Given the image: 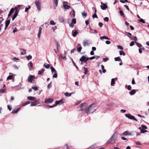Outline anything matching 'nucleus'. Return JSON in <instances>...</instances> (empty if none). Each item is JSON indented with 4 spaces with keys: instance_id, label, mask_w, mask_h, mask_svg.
<instances>
[{
    "instance_id": "obj_45",
    "label": "nucleus",
    "mask_w": 149,
    "mask_h": 149,
    "mask_svg": "<svg viewBox=\"0 0 149 149\" xmlns=\"http://www.w3.org/2000/svg\"><path fill=\"white\" fill-rule=\"evenodd\" d=\"M56 23L53 21H50V24L52 25H55Z\"/></svg>"
},
{
    "instance_id": "obj_39",
    "label": "nucleus",
    "mask_w": 149,
    "mask_h": 149,
    "mask_svg": "<svg viewBox=\"0 0 149 149\" xmlns=\"http://www.w3.org/2000/svg\"><path fill=\"white\" fill-rule=\"evenodd\" d=\"M72 93H65V95L66 96H68V97H69V96H70L71 95V94H72Z\"/></svg>"
},
{
    "instance_id": "obj_40",
    "label": "nucleus",
    "mask_w": 149,
    "mask_h": 149,
    "mask_svg": "<svg viewBox=\"0 0 149 149\" xmlns=\"http://www.w3.org/2000/svg\"><path fill=\"white\" fill-rule=\"evenodd\" d=\"M84 70L85 71L84 73L85 74H87V72H88V69L87 68L84 67Z\"/></svg>"
},
{
    "instance_id": "obj_58",
    "label": "nucleus",
    "mask_w": 149,
    "mask_h": 149,
    "mask_svg": "<svg viewBox=\"0 0 149 149\" xmlns=\"http://www.w3.org/2000/svg\"><path fill=\"white\" fill-rule=\"evenodd\" d=\"M103 24L101 22H99L98 23V25L100 27H102L103 26Z\"/></svg>"
},
{
    "instance_id": "obj_26",
    "label": "nucleus",
    "mask_w": 149,
    "mask_h": 149,
    "mask_svg": "<svg viewBox=\"0 0 149 149\" xmlns=\"http://www.w3.org/2000/svg\"><path fill=\"white\" fill-rule=\"evenodd\" d=\"M44 65L46 68L47 69L49 68L50 66L49 64H47V63H45Z\"/></svg>"
},
{
    "instance_id": "obj_53",
    "label": "nucleus",
    "mask_w": 149,
    "mask_h": 149,
    "mask_svg": "<svg viewBox=\"0 0 149 149\" xmlns=\"http://www.w3.org/2000/svg\"><path fill=\"white\" fill-rule=\"evenodd\" d=\"M139 21L140 22L143 23H145V21L144 20L142 19H139Z\"/></svg>"
},
{
    "instance_id": "obj_41",
    "label": "nucleus",
    "mask_w": 149,
    "mask_h": 149,
    "mask_svg": "<svg viewBox=\"0 0 149 149\" xmlns=\"http://www.w3.org/2000/svg\"><path fill=\"white\" fill-rule=\"evenodd\" d=\"M141 127L143 129H146L148 128L147 127L146 125H141Z\"/></svg>"
},
{
    "instance_id": "obj_14",
    "label": "nucleus",
    "mask_w": 149,
    "mask_h": 149,
    "mask_svg": "<svg viewBox=\"0 0 149 149\" xmlns=\"http://www.w3.org/2000/svg\"><path fill=\"white\" fill-rule=\"evenodd\" d=\"M97 147V146L96 144H94L90 146L89 147L88 149H93L95 148H96Z\"/></svg>"
},
{
    "instance_id": "obj_9",
    "label": "nucleus",
    "mask_w": 149,
    "mask_h": 149,
    "mask_svg": "<svg viewBox=\"0 0 149 149\" xmlns=\"http://www.w3.org/2000/svg\"><path fill=\"white\" fill-rule=\"evenodd\" d=\"M43 25H41V26H40L39 27V31L38 32V38L39 39L40 38V34L41 32V31L42 29V26H43Z\"/></svg>"
},
{
    "instance_id": "obj_11",
    "label": "nucleus",
    "mask_w": 149,
    "mask_h": 149,
    "mask_svg": "<svg viewBox=\"0 0 149 149\" xmlns=\"http://www.w3.org/2000/svg\"><path fill=\"white\" fill-rule=\"evenodd\" d=\"M10 22V20H6L5 22V29L6 30L9 25V24Z\"/></svg>"
},
{
    "instance_id": "obj_62",
    "label": "nucleus",
    "mask_w": 149,
    "mask_h": 149,
    "mask_svg": "<svg viewBox=\"0 0 149 149\" xmlns=\"http://www.w3.org/2000/svg\"><path fill=\"white\" fill-rule=\"evenodd\" d=\"M128 134V131H126L124 132L123 133V134L124 135H127Z\"/></svg>"
},
{
    "instance_id": "obj_51",
    "label": "nucleus",
    "mask_w": 149,
    "mask_h": 149,
    "mask_svg": "<svg viewBox=\"0 0 149 149\" xmlns=\"http://www.w3.org/2000/svg\"><path fill=\"white\" fill-rule=\"evenodd\" d=\"M31 8V7L30 6H29L28 7L26 8L25 9V12H26L28 11V10H29Z\"/></svg>"
},
{
    "instance_id": "obj_23",
    "label": "nucleus",
    "mask_w": 149,
    "mask_h": 149,
    "mask_svg": "<svg viewBox=\"0 0 149 149\" xmlns=\"http://www.w3.org/2000/svg\"><path fill=\"white\" fill-rule=\"evenodd\" d=\"M136 93V91L135 90H132L130 92V94L131 95H132Z\"/></svg>"
},
{
    "instance_id": "obj_7",
    "label": "nucleus",
    "mask_w": 149,
    "mask_h": 149,
    "mask_svg": "<svg viewBox=\"0 0 149 149\" xmlns=\"http://www.w3.org/2000/svg\"><path fill=\"white\" fill-rule=\"evenodd\" d=\"M79 33V31L78 30H76L75 31L73 30L72 32V34L74 37H75Z\"/></svg>"
},
{
    "instance_id": "obj_36",
    "label": "nucleus",
    "mask_w": 149,
    "mask_h": 149,
    "mask_svg": "<svg viewBox=\"0 0 149 149\" xmlns=\"http://www.w3.org/2000/svg\"><path fill=\"white\" fill-rule=\"evenodd\" d=\"M82 47H81L80 46V47L78 48L77 49V50L78 52H80L82 49Z\"/></svg>"
},
{
    "instance_id": "obj_22",
    "label": "nucleus",
    "mask_w": 149,
    "mask_h": 149,
    "mask_svg": "<svg viewBox=\"0 0 149 149\" xmlns=\"http://www.w3.org/2000/svg\"><path fill=\"white\" fill-rule=\"evenodd\" d=\"M56 46H57V51L58 52H59V51H58V48L60 47V44L58 42V41H56Z\"/></svg>"
},
{
    "instance_id": "obj_64",
    "label": "nucleus",
    "mask_w": 149,
    "mask_h": 149,
    "mask_svg": "<svg viewBox=\"0 0 149 149\" xmlns=\"http://www.w3.org/2000/svg\"><path fill=\"white\" fill-rule=\"evenodd\" d=\"M52 87V85H51V82L50 84H48V85L47 86V88H49L50 87Z\"/></svg>"
},
{
    "instance_id": "obj_33",
    "label": "nucleus",
    "mask_w": 149,
    "mask_h": 149,
    "mask_svg": "<svg viewBox=\"0 0 149 149\" xmlns=\"http://www.w3.org/2000/svg\"><path fill=\"white\" fill-rule=\"evenodd\" d=\"M30 103V102L29 101H27L24 104H23L22 105L23 106H24L26 105L29 104Z\"/></svg>"
},
{
    "instance_id": "obj_24",
    "label": "nucleus",
    "mask_w": 149,
    "mask_h": 149,
    "mask_svg": "<svg viewBox=\"0 0 149 149\" xmlns=\"http://www.w3.org/2000/svg\"><path fill=\"white\" fill-rule=\"evenodd\" d=\"M50 69L52 72H54L55 73H57V72L52 66L51 67Z\"/></svg>"
},
{
    "instance_id": "obj_52",
    "label": "nucleus",
    "mask_w": 149,
    "mask_h": 149,
    "mask_svg": "<svg viewBox=\"0 0 149 149\" xmlns=\"http://www.w3.org/2000/svg\"><path fill=\"white\" fill-rule=\"evenodd\" d=\"M71 16L72 17H74L75 16V12L74 10H73V13L72 14Z\"/></svg>"
},
{
    "instance_id": "obj_10",
    "label": "nucleus",
    "mask_w": 149,
    "mask_h": 149,
    "mask_svg": "<svg viewBox=\"0 0 149 149\" xmlns=\"http://www.w3.org/2000/svg\"><path fill=\"white\" fill-rule=\"evenodd\" d=\"M101 3L102 5L100 7L102 9L104 10L107 8V6L105 4L103 3L102 2Z\"/></svg>"
},
{
    "instance_id": "obj_3",
    "label": "nucleus",
    "mask_w": 149,
    "mask_h": 149,
    "mask_svg": "<svg viewBox=\"0 0 149 149\" xmlns=\"http://www.w3.org/2000/svg\"><path fill=\"white\" fill-rule=\"evenodd\" d=\"M35 3L37 7L38 10L39 11H40L41 10V3L40 1H36L35 2Z\"/></svg>"
},
{
    "instance_id": "obj_43",
    "label": "nucleus",
    "mask_w": 149,
    "mask_h": 149,
    "mask_svg": "<svg viewBox=\"0 0 149 149\" xmlns=\"http://www.w3.org/2000/svg\"><path fill=\"white\" fill-rule=\"evenodd\" d=\"M32 88L35 91H36L38 90V88L37 87L33 86L32 87Z\"/></svg>"
},
{
    "instance_id": "obj_20",
    "label": "nucleus",
    "mask_w": 149,
    "mask_h": 149,
    "mask_svg": "<svg viewBox=\"0 0 149 149\" xmlns=\"http://www.w3.org/2000/svg\"><path fill=\"white\" fill-rule=\"evenodd\" d=\"M63 7L64 9H68L70 8V6L66 4H64L63 5Z\"/></svg>"
},
{
    "instance_id": "obj_31",
    "label": "nucleus",
    "mask_w": 149,
    "mask_h": 149,
    "mask_svg": "<svg viewBox=\"0 0 149 149\" xmlns=\"http://www.w3.org/2000/svg\"><path fill=\"white\" fill-rule=\"evenodd\" d=\"M26 59L28 60L31 59L32 58V56L31 55H29L26 57Z\"/></svg>"
},
{
    "instance_id": "obj_61",
    "label": "nucleus",
    "mask_w": 149,
    "mask_h": 149,
    "mask_svg": "<svg viewBox=\"0 0 149 149\" xmlns=\"http://www.w3.org/2000/svg\"><path fill=\"white\" fill-rule=\"evenodd\" d=\"M135 144L136 145H141V143L139 141H137L135 142Z\"/></svg>"
},
{
    "instance_id": "obj_6",
    "label": "nucleus",
    "mask_w": 149,
    "mask_h": 149,
    "mask_svg": "<svg viewBox=\"0 0 149 149\" xmlns=\"http://www.w3.org/2000/svg\"><path fill=\"white\" fill-rule=\"evenodd\" d=\"M54 99L53 98H49L45 100V103L47 104H49L52 103Z\"/></svg>"
},
{
    "instance_id": "obj_57",
    "label": "nucleus",
    "mask_w": 149,
    "mask_h": 149,
    "mask_svg": "<svg viewBox=\"0 0 149 149\" xmlns=\"http://www.w3.org/2000/svg\"><path fill=\"white\" fill-rule=\"evenodd\" d=\"M14 10H15V12L17 11L18 12V13L19 11L17 10V7L16 6H15V7L14 8Z\"/></svg>"
},
{
    "instance_id": "obj_27",
    "label": "nucleus",
    "mask_w": 149,
    "mask_h": 149,
    "mask_svg": "<svg viewBox=\"0 0 149 149\" xmlns=\"http://www.w3.org/2000/svg\"><path fill=\"white\" fill-rule=\"evenodd\" d=\"M115 84L114 79H112L111 80V85L112 86H113Z\"/></svg>"
},
{
    "instance_id": "obj_47",
    "label": "nucleus",
    "mask_w": 149,
    "mask_h": 149,
    "mask_svg": "<svg viewBox=\"0 0 149 149\" xmlns=\"http://www.w3.org/2000/svg\"><path fill=\"white\" fill-rule=\"evenodd\" d=\"M117 47L118 49L121 50H123V47L120 45H118V46Z\"/></svg>"
},
{
    "instance_id": "obj_35",
    "label": "nucleus",
    "mask_w": 149,
    "mask_h": 149,
    "mask_svg": "<svg viewBox=\"0 0 149 149\" xmlns=\"http://www.w3.org/2000/svg\"><path fill=\"white\" fill-rule=\"evenodd\" d=\"M13 75H9L7 78V80H9L13 78Z\"/></svg>"
},
{
    "instance_id": "obj_16",
    "label": "nucleus",
    "mask_w": 149,
    "mask_h": 149,
    "mask_svg": "<svg viewBox=\"0 0 149 149\" xmlns=\"http://www.w3.org/2000/svg\"><path fill=\"white\" fill-rule=\"evenodd\" d=\"M20 108L19 107V108L18 109H14V110H13L12 111V112H11V113H17L20 110Z\"/></svg>"
},
{
    "instance_id": "obj_49",
    "label": "nucleus",
    "mask_w": 149,
    "mask_h": 149,
    "mask_svg": "<svg viewBox=\"0 0 149 149\" xmlns=\"http://www.w3.org/2000/svg\"><path fill=\"white\" fill-rule=\"evenodd\" d=\"M82 15L83 16H84V17H86L87 16V14L86 13L83 12L82 13Z\"/></svg>"
},
{
    "instance_id": "obj_44",
    "label": "nucleus",
    "mask_w": 149,
    "mask_h": 149,
    "mask_svg": "<svg viewBox=\"0 0 149 149\" xmlns=\"http://www.w3.org/2000/svg\"><path fill=\"white\" fill-rule=\"evenodd\" d=\"M104 21L108 22L109 20V19L108 17H106L104 18Z\"/></svg>"
},
{
    "instance_id": "obj_60",
    "label": "nucleus",
    "mask_w": 149,
    "mask_h": 149,
    "mask_svg": "<svg viewBox=\"0 0 149 149\" xmlns=\"http://www.w3.org/2000/svg\"><path fill=\"white\" fill-rule=\"evenodd\" d=\"M134 42L132 41L130 43V46H132L133 45H134Z\"/></svg>"
},
{
    "instance_id": "obj_1",
    "label": "nucleus",
    "mask_w": 149,
    "mask_h": 149,
    "mask_svg": "<svg viewBox=\"0 0 149 149\" xmlns=\"http://www.w3.org/2000/svg\"><path fill=\"white\" fill-rule=\"evenodd\" d=\"M95 106V104L93 103L87 108V104L86 103H84L81 104L80 108L81 110L85 111L86 113H88L94 109Z\"/></svg>"
},
{
    "instance_id": "obj_30",
    "label": "nucleus",
    "mask_w": 149,
    "mask_h": 149,
    "mask_svg": "<svg viewBox=\"0 0 149 149\" xmlns=\"http://www.w3.org/2000/svg\"><path fill=\"white\" fill-rule=\"evenodd\" d=\"M53 2L55 4V6H57L58 3V0H53Z\"/></svg>"
},
{
    "instance_id": "obj_48",
    "label": "nucleus",
    "mask_w": 149,
    "mask_h": 149,
    "mask_svg": "<svg viewBox=\"0 0 149 149\" xmlns=\"http://www.w3.org/2000/svg\"><path fill=\"white\" fill-rule=\"evenodd\" d=\"M121 139L122 140H125L126 141H128V139H127L124 137H122Z\"/></svg>"
},
{
    "instance_id": "obj_32",
    "label": "nucleus",
    "mask_w": 149,
    "mask_h": 149,
    "mask_svg": "<svg viewBox=\"0 0 149 149\" xmlns=\"http://www.w3.org/2000/svg\"><path fill=\"white\" fill-rule=\"evenodd\" d=\"M71 22L74 24H75L76 23V19L75 18L73 19L71 21Z\"/></svg>"
},
{
    "instance_id": "obj_37",
    "label": "nucleus",
    "mask_w": 149,
    "mask_h": 149,
    "mask_svg": "<svg viewBox=\"0 0 149 149\" xmlns=\"http://www.w3.org/2000/svg\"><path fill=\"white\" fill-rule=\"evenodd\" d=\"M83 45L85 47L86 45H88V42L87 41L84 42L83 43Z\"/></svg>"
},
{
    "instance_id": "obj_56",
    "label": "nucleus",
    "mask_w": 149,
    "mask_h": 149,
    "mask_svg": "<svg viewBox=\"0 0 149 149\" xmlns=\"http://www.w3.org/2000/svg\"><path fill=\"white\" fill-rule=\"evenodd\" d=\"M69 26L71 28H73L74 27V24L71 22V24H69Z\"/></svg>"
},
{
    "instance_id": "obj_15",
    "label": "nucleus",
    "mask_w": 149,
    "mask_h": 149,
    "mask_svg": "<svg viewBox=\"0 0 149 149\" xmlns=\"http://www.w3.org/2000/svg\"><path fill=\"white\" fill-rule=\"evenodd\" d=\"M63 102V100H60L59 101H56V105L58 104H61Z\"/></svg>"
},
{
    "instance_id": "obj_18",
    "label": "nucleus",
    "mask_w": 149,
    "mask_h": 149,
    "mask_svg": "<svg viewBox=\"0 0 149 149\" xmlns=\"http://www.w3.org/2000/svg\"><path fill=\"white\" fill-rule=\"evenodd\" d=\"M36 99V98L33 97L29 96L27 97V99L29 100H34Z\"/></svg>"
},
{
    "instance_id": "obj_28",
    "label": "nucleus",
    "mask_w": 149,
    "mask_h": 149,
    "mask_svg": "<svg viewBox=\"0 0 149 149\" xmlns=\"http://www.w3.org/2000/svg\"><path fill=\"white\" fill-rule=\"evenodd\" d=\"M119 13H120V15L121 16H123V17H125V14L123 11V10H120L119 11Z\"/></svg>"
},
{
    "instance_id": "obj_59",
    "label": "nucleus",
    "mask_w": 149,
    "mask_h": 149,
    "mask_svg": "<svg viewBox=\"0 0 149 149\" xmlns=\"http://www.w3.org/2000/svg\"><path fill=\"white\" fill-rule=\"evenodd\" d=\"M7 107L8 109L10 111L12 109V108L11 106L9 105H8Z\"/></svg>"
},
{
    "instance_id": "obj_17",
    "label": "nucleus",
    "mask_w": 149,
    "mask_h": 149,
    "mask_svg": "<svg viewBox=\"0 0 149 149\" xmlns=\"http://www.w3.org/2000/svg\"><path fill=\"white\" fill-rule=\"evenodd\" d=\"M18 12L17 11H16V12H15V13L13 15V16L12 17V20H14L16 18V17H17L18 15Z\"/></svg>"
},
{
    "instance_id": "obj_19",
    "label": "nucleus",
    "mask_w": 149,
    "mask_h": 149,
    "mask_svg": "<svg viewBox=\"0 0 149 149\" xmlns=\"http://www.w3.org/2000/svg\"><path fill=\"white\" fill-rule=\"evenodd\" d=\"M101 40H103V39H106L109 40L110 39L107 36H104L101 37L100 38Z\"/></svg>"
},
{
    "instance_id": "obj_12",
    "label": "nucleus",
    "mask_w": 149,
    "mask_h": 149,
    "mask_svg": "<svg viewBox=\"0 0 149 149\" xmlns=\"http://www.w3.org/2000/svg\"><path fill=\"white\" fill-rule=\"evenodd\" d=\"M86 56H83L79 59V61L81 62H84L85 63Z\"/></svg>"
},
{
    "instance_id": "obj_13",
    "label": "nucleus",
    "mask_w": 149,
    "mask_h": 149,
    "mask_svg": "<svg viewBox=\"0 0 149 149\" xmlns=\"http://www.w3.org/2000/svg\"><path fill=\"white\" fill-rule=\"evenodd\" d=\"M14 11V8H12L10 9V11L8 14V17H10L11 15L13 13Z\"/></svg>"
},
{
    "instance_id": "obj_5",
    "label": "nucleus",
    "mask_w": 149,
    "mask_h": 149,
    "mask_svg": "<svg viewBox=\"0 0 149 149\" xmlns=\"http://www.w3.org/2000/svg\"><path fill=\"white\" fill-rule=\"evenodd\" d=\"M40 103V100L38 99L37 100H36L32 102L30 106H35L36 105L39 104Z\"/></svg>"
},
{
    "instance_id": "obj_42",
    "label": "nucleus",
    "mask_w": 149,
    "mask_h": 149,
    "mask_svg": "<svg viewBox=\"0 0 149 149\" xmlns=\"http://www.w3.org/2000/svg\"><path fill=\"white\" fill-rule=\"evenodd\" d=\"M141 133H145V132H147V131L146 130H144V129H142L141 130Z\"/></svg>"
},
{
    "instance_id": "obj_38",
    "label": "nucleus",
    "mask_w": 149,
    "mask_h": 149,
    "mask_svg": "<svg viewBox=\"0 0 149 149\" xmlns=\"http://www.w3.org/2000/svg\"><path fill=\"white\" fill-rule=\"evenodd\" d=\"M135 43L136 44V45L138 46V47L139 48H141L142 46V45L139 43L135 42Z\"/></svg>"
},
{
    "instance_id": "obj_29",
    "label": "nucleus",
    "mask_w": 149,
    "mask_h": 149,
    "mask_svg": "<svg viewBox=\"0 0 149 149\" xmlns=\"http://www.w3.org/2000/svg\"><path fill=\"white\" fill-rule=\"evenodd\" d=\"M114 59L115 61H120L121 60V59L119 57L115 58Z\"/></svg>"
},
{
    "instance_id": "obj_2",
    "label": "nucleus",
    "mask_w": 149,
    "mask_h": 149,
    "mask_svg": "<svg viewBox=\"0 0 149 149\" xmlns=\"http://www.w3.org/2000/svg\"><path fill=\"white\" fill-rule=\"evenodd\" d=\"M117 139V138L116 135L113 134L109 140L107 141V144L113 143H115Z\"/></svg>"
},
{
    "instance_id": "obj_8",
    "label": "nucleus",
    "mask_w": 149,
    "mask_h": 149,
    "mask_svg": "<svg viewBox=\"0 0 149 149\" xmlns=\"http://www.w3.org/2000/svg\"><path fill=\"white\" fill-rule=\"evenodd\" d=\"M35 77L34 76L32 75H30L28 78V81L30 83L32 82L33 79L35 78Z\"/></svg>"
},
{
    "instance_id": "obj_46",
    "label": "nucleus",
    "mask_w": 149,
    "mask_h": 149,
    "mask_svg": "<svg viewBox=\"0 0 149 149\" xmlns=\"http://www.w3.org/2000/svg\"><path fill=\"white\" fill-rule=\"evenodd\" d=\"M57 73H55V74L53 75V77L54 78H56L57 77Z\"/></svg>"
},
{
    "instance_id": "obj_55",
    "label": "nucleus",
    "mask_w": 149,
    "mask_h": 149,
    "mask_svg": "<svg viewBox=\"0 0 149 149\" xmlns=\"http://www.w3.org/2000/svg\"><path fill=\"white\" fill-rule=\"evenodd\" d=\"M124 6L129 11L130 10V9L129 8L128 6L126 5H124Z\"/></svg>"
},
{
    "instance_id": "obj_21",
    "label": "nucleus",
    "mask_w": 149,
    "mask_h": 149,
    "mask_svg": "<svg viewBox=\"0 0 149 149\" xmlns=\"http://www.w3.org/2000/svg\"><path fill=\"white\" fill-rule=\"evenodd\" d=\"M59 20L61 22H63L64 21V19L63 17L61 16L59 17Z\"/></svg>"
},
{
    "instance_id": "obj_50",
    "label": "nucleus",
    "mask_w": 149,
    "mask_h": 149,
    "mask_svg": "<svg viewBox=\"0 0 149 149\" xmlns=\"http://www.w3.org/2000/svg\"><path fill=\"white\" fill-rule=\"evenodd\" d=\"M92 17L93 18H98V17L97 15L95 13L94 15H93Z\"/></svg>"
},
{
    "instance_id": "obj_25",
    "label": "nucleus",
    "mask_w": 149,
    "mask_h": 149,
    "mask_svg": "<svg viewBox=\"0 0 149 149\" xmlns=\"http://www.w3.org/2000/svg\"><path fill=\"white\" fill-rule=\"evenodd\" d=\"M45 70L44 69H42L41 70H39L38 71V74L39 75H40L41 74L42 72H43Z\"/></svg>"
},
{
    "instance_id": "obj_63",
    "label": "nucleus",
    "mask_w": 149,
    "mask_h": 149,
    "mask_svg": "<svg viewBox=\"0 0 149 149\" xmlns=\"http://www.w3.org/2000/svg\"><path fill=\"white\" fill-rule=\"evenodd\" d=\"M132 84H135V82L134 80V78H132Z\"/></svg>"
},
{
    "instance_id": "obj_4",
    "label": "nucleus",
    "mask_w": 149,
    "mask_h": 149,
    "mask_svg": "<svg viewBox=\"0 0 149 149\" xmlns=\"http://www.w3.org/2000/svg\"><path fill=\"white\" fill-rule=\"evenodd\" d=\"M125 116L129 119L133 120L138 122V121L134 116H131L130 114H125Z\"/></svg>"
},
{
    "instance_id": "obj_54",
    "label": "nucleus",
    "mask_w": 149,
    "mask_h": 149,
    "mask_svg": "<svg viewBox=\"0 0 149 149\" xmlns=\"http://www.w3.org/2000/svg\"><path fill=\"white\" fill-rule=\"evenodd\" d=\"M127 89L128 90H131L132 89L131 86L130 85H128L127 87Z\"/></svg>"
},
{
    "instance_id": "obj_34",
    "label": "nucleus",
    "mask_w": 149,
    "mask_h": 149,
    "mask_svg": "<svg viewBox=\"0 0 149 149\" xmlns=\"http://www.w3.org/2000/svg\"><path fill=\"white\" fill-rule=\"evenodd\" d=\"M120 55H123V56L125 55V53L123 51H120Z\"/></svg>"
}]
</instances>
